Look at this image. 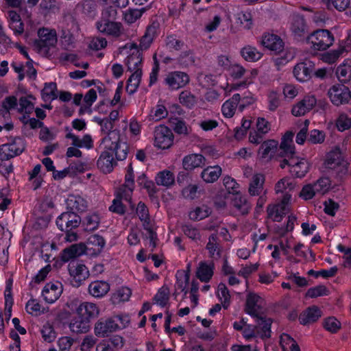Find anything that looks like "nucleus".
<instances>
[{"label":"nucleus","mask_w":351,"mask_h":351,"mask_svg":"<svg viewBox=\"0 0 351 351\" xmlns=\"http://www.w3.org/2000/svg\"><path fill=\"white\" fill-rule=\"evenodd\" d=\"M38 36V39L34 43L35 49L41 56L51 58L53 55L58 41L56 30L40 28Z\"/></svg>","instance_id":"1"},{"label":"nucleus","mask_w":351,"mask_h":351,"mask_svg":"<svg viewBox=\"0 0 351 351\" xmlns=\"http://www.w3.org/2000/svg\"><path fill=\"white\" fill-rule=\"evenodd\" d=\"M81 217L75 212H64L56 219L58 228L65 232L66 240L72 242L77 239V234L75 231L81 223Z\"/></svg>","instance_id":"2"},{"label":"nucleus","mask_w":351,"mask_h":351,"mask_svg":"<svg viewBox=\"0 0 351 351\" xmlns=\"http://www.w3.org/2000/svg\"><path fill=\"white\" fill-rule=\"evenodd\" d=\"M106 143L105 148L114 154L117 160H123L128 155V145L125 143H120L118 132H112L104 139Z\"/></svg>","instance_id":"3"},{"label":"nucleus","mask_w":351,"mask_h":351,"mask_svg":"<svg viewBox=\"0 0 351 351\" xmlns=\"http://www.w3.org/2000/svg\"><path fill=\"white\" fill-rule=\"evenodd\" d=\"M315 50L324 51L329 48L334 42L332 34L328 29H317L307 36Z\"/></svg>","instance_id":"4"},{"label":"nucleus","mask_w":351,"mask_h":351,"mask_svg":"<svg viewBox=\"0 0 351 351\" xmlns=\"http://www.w3.org/2000/svg\"><path fill=\"white\" fill-rule=\"evenodd\" d=\"M25 149V143L23 138H15L10 143L0 146V156L1 161H7L22 154Z\"/></svg>","instance_id":"5"},{"label":"nucleus","mask_w":351,"mask_h":351,"mask_svg":"<svg viewBox=\"0 0 351 351\" xmlns=\"http://www.w3.org/2000/svg\"><path fill=\"white\" fill-rule=\"evenodd\" d=\"M173 134L167 126L160 125L154 130V145L161 149H168L173 142Z\"/></svg>","instance_id":"6"},{"label":"nucleus","mask_w":351,"mask_h":351,"mask_svg":"<svg viewBox=\"0 0 351 351\" xmlns=\"http://www.w3.org/2000/svg\"><path fill=\"white\" fill-rule=\"evenodd\" d=\"M118 320H121L119 317H111L106 319H101L98 320L95 325V335L98 337H104L112 332L120 328Z\"/></svg>","instance_id":"7"},{"label":"nucleus","mask_w":351,"mask_h":351,"mask_svg":"<svg viewBox=\"0 0 351 351\" xmlns=\"http://www.w3.org/2000/svg\"><path fill=\"white\" fill-rule=\"evenodd\" d=\"M328 95L332 103L336 106L348 103L351 97L349 88L343 84L332 86L329 89Z\"/></svg>","instance_id":"8"},{"label":"nucleus","mask_w":351,"mask_h":351,"mask_svg":"<svg viewBox=\"0 0 351 351\" xmlns=\"http://www.w3.org/2000/svg\"><path fill=\"white\" fill-rule=\"evenodd\" d=\"M69 307H75L76 314L88 318V321L90 322L91 319L95 318L99 313V309L97 305L92 302H82L77 306V302L72 301L70 303H67Z\"/></svg>","instance_id":"9"},{"label":"nucleus","mask_w":351,"mask_h":351,"mask_svg":"<svg viewBox=\"0 0 351 351\" xmlns=\"http://www.w3.org/2000/svg\"><path fill=\"white\" fill-rule=\"evenodd\" d=\"M190 81L187 73L182 71L169 73L165 79V82L171 90H178L184 87Z\"/></svg>","instance_id":"10"},{"label":"nucleus","mask_w":351,"mask_h":351,"mask_svg":"<svg viewBox=\"0 0 351 351\" xmlns=\"http://www.w3.org/2000/svg\"><path fill=\"white\" fill-rule=\"evenodd\" d=\"M70 276L75 282V286L78 287L81 282L89 276V271L84 265L76 261H71L68 265Z\"/></svg>","instance_id":"11"},{"label":"nucleus","mask_w":351,"mask_h":351,"mask_svg":"<svg viewBox=\"0 0 351 351\" xmlns=\"http://www.w3.org/2000/svg\"><path fill=\"white\" fill-rule=\"evenodd\" d=\"M289 160L290 173L296 178H302L308 170V162L302 158L299 159L297 157H294L293 155H289L287 156Z\"/></svg>","instance_id":"12"},{"label":"nucleus","mask_w":351,"mask_h":351,"mask_svg":"<svg viewBox=\"0 0 351 351\" xmlns=\"http://www.w3.org/2000/svg\"><path fill=\"white\" fill-rule=\"evenodd\" d=\"M316 99L313 95H307L292 108L291 112L295 117L304 115L316 105Z\"/></svg>","instance_id":"13"},{"label":"nucleus","mask_w":351,"mask_h":351,"mask_svg":"<svg viewBox=\"0 0 351 351\" xmlns=\"http://www.w3.org/2000/svg\"><path fill=\"white\" fill-rule=\"evenodd\" d=\"M86 245L84 243L72 244L68 247L64 248L60 254L61 259L64 262H68L69 260L78 257L86 253Z\"/></svg>","instance_id":"14"},{"label":"nucleus","mask_w":351,"mask_h":351,"mask_svg":"<svg viewBox=\"0 0 351 351\" xmlns=\"http://www.w3.org/2000/svg\"><path fill=\"white\" fill-rule=\"evenodd\" d=\"M261 44L276 53L281 52L284 48L282 40L277 35L267 34L263 36Z\"/></svg>","instance_id":"15"},{"label":"nucleus","mask_w":351,"mask_h":351,"mask_svg":"<svg viewBox=\"0 0 351 351\" xmlns=\"http://www.w3.org/2000/svg\"><path fill=\"white\" fill-rule=\"evenodd\" d=\"M98 168L104 173L111 172L114 167L117 165L116 161L114 160L112 153L106 149L103 152L97 162Z\"/></svg>","instance_id":"16"},{"label":"nucleus","mask_w":351,"mask_h":351,"mask_svg":"<svg viewBox=\"0 0 351 351\" xmlns=\"http://www.w3.org/2000/svg\"><path fill=\"white\" fill-rule=\"evenodd\" d=\"M97 27L100 32L118 37L121 34V24L113 21H101L97 22Z\"/></svg>","instance_id":"17"},{"label":"nucleus","mask_w":351,"mask_h":351,"mask_svg":"<svg viewBox=\"0 0 351 351\" xmlns=\"http://www.w3.org/2000/svg\"><path fill=\"white\" fill-rule=\"evenodd\" d=\"M90 322L88 318L83 317L76 314L71 320L69 328L73 332L86 333L90 328Z\"/></svg>","instance_id":"18"},{"label":"nucleus","mask_w":351,"mask_h":351,"mask_svg":"<svg viewBox=\"0 0 351 351\" xmlns=\"http://www.w3.org/2000/svg\"><path fill=\"white\" fill-rule=\"evenodd\" d=\"M206 158L202 154H192L184 157L182 166L185 170H193L205 165Z\"/></svg>","instance_id":"19"},{"label":"nucleus","mask_w":351,"mask_h":351,"mask_svg":"<svg viewBox=\"0 0 351 351\" xmlns=\"http://www.w3.org/2000/svg\"><path fill=\"white\" fill-rule=\"evenodd\" d=\"M61 293V287L55 283L49 282L45 285L42 295L47 303H53L59 298Z\"/></svg>","instance_id":"20"},{"label":"nucleus","mask_w":351,"mask_h":351,"mask_svg":"<svg viewBox=\"0 0 351 351\" xmlns=\"http://www.w3.org/2000/svg\"><path fill=\"white\" fill-rule=\"evenodd\" d=\"M158 27L157 23H153L147 27L144 35L140 40L139 47L141 51L146 50L150 47L156 36Z\"/></svg>","instance_id":"21"},{"label":"nucleus","mask_w":351,"mask_h":351,"mask_svg":"<svg viewBox=\"0 0 351 351\" xmlns=\"http://www.w3.org/2000/svg\"><path fill=\"white\" fill-rule=\"evenodd\" d=\"M342 160L341 149L335 147L327 154L324 165L327 169H334L341 164Z\"/></svg>","instance_id":"22"},{"label":"nucleus","mask_w":351,"mask_h":351,"mask_svg":"<svg viewBox=\"0 0 351 351\" xmlns=\"http://www.w3.org/2000/svg\"><path fill=\"white\" fill-rule=\"evenodd\" d=\"M322 316L320 309L315 306L308 307L299 316V321L301 324L306 325L316 322Z\"/></svg>","instance_id":"23"},{"label":"nucleus","mask_w":351,"mask_h":351,"mask_svg":"<svg viewBox=\"0 0 351 351\" xmlns=\"http://www.w3.org/2000/svg\"><path fill=\"white\" fill-rule=\"evenodd\" d=\"M206 249L208 251L209 256L213 259H219L221 256V247L219 239L216 234H212L208 237Z\"/></svg>","instance_id":"24"},{"label":"nucleus","mask_w":351,"mask_h":351,"mask_svg":"<svg viewBox=\"0 0 351 351\" xmlns=\"http://www.w3.org/2000/svg\"><path fill=\"white\" fill-rule=\"evenodd\" d=\"M213 269L214 263L213 262L207 263L204 261H201L196 271V276L200 281L207 282L213 275Z\"/></svg>","instance_id":"25"},{"label":"nucleus","mask_w":351,"mask_h":351,"mask_svg":"<svg viewBox=\"0 0 351 351\" xmlns=\"http://www.w3.org/2000/svg\"><path fill=\"white\" fill-rule=\"evenodd\" d=\"M291 29L298 37H303L308 34V27L303 16L298 14L293 16Z\"/></svg>","instance_id":"26"},{"label":"nucleus","mask_w":351,"mask_h":351,"mask_svg":"<svg viewBox=\"0 0 351 351\" xmlns=\"http://www.w3.org/2000/svg\"><path fill=\"white\" fill-rule=\"evenodd\" d=\"M143 54L140 50L133 51L125 60V64L128 70L130 72H134L138 69L142 70Z\"/></svg>","instance_id":"27"},{"label":"nucleus","mask_w":351,"mask_h":351,"mask_svg":"<svg viewBox=\"0 0 351 351\" xmlns=\"http://www.w3.org/2000/svg\"><path fill=\"white\" fill-rule=\"evenodd\" d=\"M240 101L241 96L239 94L233 95L230 99L222 105L221 111L223 114L228 118L232 117Z\"/></svg>","instance_id":"28"},{"label":"nucleus","mask_w":351,"mask_h":351,"mask_svg":"<svg viewBox=\"0 0 351 351\" xmlns=\"http://www.w3.org/2000/svg\"><path fill=\"white\" fill-rule=\"evenodd\" d=\"M311 65L306 62L297 64L293 69V74L296 79L300 82L307 81L311 77L312 69Z\"/></svg>","instance_id":"29"},{"label":"nucleus","mask_w":351,"mask_h":351,"mask_svg":"<svg viewBox=\"0 0 351 351\" xmlns=\"http://www.w3.org/2000/svg\"><path fill=\"white\" fill-rule=\"evenodd\" d=\"M234 197L231 199V205L235 208L241 214H247L251 208L250 204L247 202L246 198L241 194H234Z\"/></svg>","instance_id":"30"},{"label":"nucleus","mask_w":351,"mask_h":351,"mask_svg":"<svg viewBox=\"0 0 351 351\" xmlns=\"http://www.w3.org/2000/svg\"><path fill=\"white\" fill-rule=\"evenodd\" d=\"M110 290V285L104 281H95L88 287L89 293L94 297L100 298L106 295Z\"/></svg>","instance_id":"31"},{"label":"nucleus","mask_w":351,"mask_h":351,"mask_svg":"<svg viewBox=\"0 0 351 351\" xmlns=\"http://www.w3.org/2000/svg\"><path fill=\"white\" fill-rule=\"evenodd\" d=\"M289 211V208L285 207L283 204L269 205L267 207V214L269 218L274 221H280L283 216Z\"/></svg>","instance_id":"32"},{"label":"nucleus","mask_w":351,"mask_h":351,"mask_svg":"<svg viewBox=\"0 0 351 351\" xmlns=\"http://www.w3.org/2000/svg\"><path fill=\"white\" fill-rule=\"evenodd\" d=\"M221 174V168L219 166H210L202 171L201 177L206 183H213L218 180Z\"/></svg>","instance_id":"33"},{"label":"nucleus","mask_w":351,"mask_h":351,"mask_svg":"<svg viewBox=\"0 0 351 351\" xmlns=\"http://www.w3.org/2000/svg\"><path fill=\"white\" fill-rule=\"evenodd\" d=\"M65 20L71 23V28L68 29H62L61 38L65 39L68 44L73 43L74 37L71 31L77 32L79 29L78 24L75 19L72 15H68L65 17Z\"/></svg>","instance_id":"34"},{"label":"nucleus","mask_w":351,"mask_h":351,"mask_svg":"<svg viewBox=\"0 0 351 351\" xmlns=\"http://www.w3.org/2000/svg\"><path fill=\"white\" fill-rule=\"evenodd\" d=\"M265 177L261 173L254 174L249 186V193L251 195H258L263 189Z\"/></svg>","instance_id":"35"},{"label":"nucleus","mask_w":351,"mask_h":351,"mask_svg":"<svg viewBox=\"0 0 351 351\" xmlns=\"http://www.w3.org/2000/svg\"><path fill=\"white\" fill-rule=\"evenodd\" d=\"M134 189V187L122 184L116 191V197L120 199L128 202L132 209L134 208V204L131 202Z\"/></svg>","instance_id":"36"},{"label":"nucleus","mask_w":351,"mask_h":351,"mask_svg":"<svg viewBox=\"0 0 351 351\" xmlns=\"http://www.w3.org/2000/svg\"><path fill=\"white\" fill-rule=\"evenodd\" d=\"M174 182L173 173L168 170L159 172L156 177V182L158 185L169 187L173 184Z\"/></svg>","instance_id":"37"},{"label":"nucleus","mask_w":351,"mask_h":351,"mask_svg":"<svg viewBox=\"0 0 351 351\" xmlns=\"http://www.w3.org/2000/svg\"><path fill=\"white\" fill-rule=\"evenodd\" d=\"M257 318V328H260L261 337V338H269L271 336V319L270 318H266L263 317H256Z\"/></svg>","instance_id":"38"},{"label":"nucleus","mask_w":351,"mask_h":351,"mask_svg":"<svg viewBox=\"0 0 351 351\" xmlns=\"http://www.w3.org/2000/svg\"><path fill=\"white\" fill-rule=\"evenodd\" d=\"M261 298L255 293L248 294L246 300L245 311L253 317H258L257 315V303Z\"/></svg>","instance_id":"39"},{"label":"nucleus","mask_w":351,"mask_h":351,"mask_svg":"<svg viewBox=\"0 0 351 351\" xmlns=\"http://www.w3.org/2000/svg\"><path fill=\"white\" fill-rule=\"evenodd\" d=\"M176 277L177 289H180L181 291H184V294L186 295L187 293V291L186 290V285L189 284L190 278V264L188 265L186 271H182L178 273L176 275Z\"/></svg>","instance_id":"40"},{"label":"nucleus","mask_w":351,"mask_h":351,"mask_svg":"<svg viewBox=\"0 0 351 351\" xmlns=\"http://www.w3.org/2000/svg\"><path fill=\"white\" fill-rule=\"evenodd\" d=\"M87 243L95 253H100L105 245V240L101 236L93 234L88 237Z\"/></svg>","instance_id":"41"},{"label":"nucleus","mask_w":351,"mask_h":351,"mask_svg":"<svg viewBox=\"0 0 351 351\" xmlns=\"http://www.w3.org/2000/svg\"><path fill=\"white\" fill-rule=\"evenodd\" d=\"M241 53L243 58L247 61H256L262 57V53L251 46L243 47L241 51Z\"/></svg>","instance_id":"42"},{"label":"nucleus","mask_w":351,"mask_h":351,"mask_svg":"<svg viewBox=\"0 0 351 351\" xmlns=\"http://www.w3.org/2000/svg\"><path fill=\"white\" fill-rule=\"evenodd\" d=\"M295 187V182L289 178L285 177L280 180L275 186V190L277 193H284L287 189L292 191Z\"/></svg>","instance_id":"43"},{"label":"nucleus","mask_w":351,"mask_h":351,"mask_svg":"<svg viewBox=\"0 0 351 351\" xmlns=\"http://www.w3.org/2000/svg\"><path fill=\"white\" fill-rule=\"evenodd\" d=\"M179 101L182 106L191 108L195 105L197 99L191 92L184 90L179 95Z\"/></svg>","instance_id":"44"},{"label":"nucleus","mask_w":351,"mask_h":351,"mask_svg":"<svg viewBox=\"0 0 351 351\" xmlns=\"http://www.w3.org/2000/svg\"><path fill=\"white\" fill-rule=\"evenodd\" d=\"M348 49H347L346 46L340 45L337 49L325 53L323 56V60L328 63L335 62L343 51H348L351 49V47L348 46Z\"/></svg>","instance_id":"45"},{"label":"nucleus","mask_w":351,"mask_h":351,"mask_svg":"<svg viewBox=\"0 0 351 351\" xmlns=\"http://www.w3.org/2000/svg\"><path fill=\"white\" fill-rule=\"evenodd\" d=\"M136 214L141 221H143L144 228L149 226V214L145 203L140 202L136 208Z\"/></svg>","instance_id":"46"},{"label":"nucleus","mask_w":351,"mask_h":351,"mask_svg":"<svg viewBox=\"0 0 351 351\" xmlns=\"http://www.w3.org/2000/svg\"><path fill=\"white\" fill-rule=\"evenodd\" d=\"M68 205L73 210L84 212L87 208L86 202L81 197H71L68 200Z\"/></svg>","instance_id":"47"},{"label":"nucleus","mask_w":351,"mask_h":351,"mask_svg":"<svg viewBox=\"0 0 351 351\" xmlns=\"http://www.w3.org/2000/svg\"><path fill=\"white\" fill-rule=\"evenodd\" d=\"M29 98L34 99L32 95L27 97H21L19 99L20 108L18 109L19 112H25V114H31L34 108V104L29 100Z\"/></svg>","instance_id":"48"},{"label":"nucleus","mask_w":351,"mask_h":351,"mask_svg":"<svg viewBox=\"0 0 351 351\" xmlns=\"http://www.w3.org/2000/svg\"><path fill=\"white\" fill-rule=\"evenodd\" d=\"M169 299V289L167 287H162L155 295L154 300L161 306H165Z\"/></svg>","instance_id":"49"},{"label":"nucleus","mask_w":351,"mask_h":351,"mask_svg":"<svg viewBox=\"0 0 351 351\" xmlns=\"http://www.w3.org/2000/svg\"><path fill=\"white\" fill-rule=\"evenodd\" d=\"M330 291L324 285H318L308 289L306 296L311 298L323 295H328Z\"/></svg>","instance_id":"50"},{"label":"nucleus","mask_w":351,"mask_h":351,"mask_svg":"<svg viewBox=\"0 0 351 351\" xmlns=\"http://www.w3.org/2000/svg\"><path fill=\"white\" fill-rule=\"evenodd\" d=\"M278 145V141L274 140H269L263 143L259 149L262 157L265 158L269 153L274 152L277 149Z\"/></svg>","instance_id":"51"},{"label":"nucleus","mask_w":351,"mask_h":351,"mask_svg":"<svg viewBox=\"0 0 351 351\" xmlns=\"http://www.w3.org/2000/svg\"><path fill=\"white\" fill-rule=\"evenodd\" d=\"M324 328L332 332H337L341 328V323L334 317H329L324 319L323 322Z\"/></svg>","instance_id":"52"},{"label":"nucleus","mask_w":351,"mask_h":351,"mask_svg":"<svg viewBox=\"0 0 351 351\" xmlns=\"http://www.w3.org/2000/svg\"><path fill=\"white\" fill-rule=\"evenodd\" d=\"M43 97H48L51 99L58 98L57 85L55 82L46 83L43 90H42Z\"/></svg>","instance_id":"53"},{"label":"nucleus","mask_w":351,"mask_h":351,"mask_svg":"<svg viewBox=\"0 0 351 351\" xmlns=\"http://www.w3.org/2000/svg\"><path fill=\"white\" fill-rule=\"evenodd\" d=\"M99 223V217L97 215H87L84 220L85 230L87 231H93L97 228Z\"/></svg>","instance_id":"54"},{"label":"nucleus","mask_w":351,"mask_h":351,"mask_svg":"<svg viewBox=\"0 0 351 351\" xmlns=\"http://www.w3.org/2000/svg\"><path fill=\"white\" fill-rule=\"evenodd\" d=\"M336 74L341 82H347L351 79V66L341 65L336 71Z\"/></svg>","instance_id":"55"},{"label":"nucleus","mask_w":351,"mask_h":351,"mask_svg":"<svg viewBox=\"0 0 351 351\" xmlns=\"http://www.w3.org/2000/svg\"><path fill=\"white\" fill-rule=\"evenodd\" d=\"M268 108L270 111H275L280 105V95L276 91H270L268 95Z\"/></svg>","instance_id":"56"},{"label":"nucleus","mask_w":351,"mask_h":351,"mask_svg":"<svg viewBox=\"0 0 351 351\" xmlns=\"http://www.w3.org/2000/svg\"><path fill=\"white\" fill-rule=\"evenodd\" d=\"M325 134L318 130H311L307 138V142L311 144L322 143L324 141Z\"/></svg>","instance_id":"57"},{"label":"nucleus","mask_w":351,"mask_h":351,"mask_svg":"<svg viewBox=\"0 0 351 351\" xmlns=\"http://www.w3.org/2000/svg\"><path fill=\"white\" fill-rule=\"evenodd\" d=\"M336 125L339 131L348 130L351 127V119L346 114H341L337 119Z\"/></svg>","instance_id":"58"},{"label":"nucleus","mask_w":351,"mask_h":351,"mask_svg":"<svg viewBox=\"0 0 351 351\" xmlns=\"http://www.w3.org/2000/svg\"><path fill=\"white\" fill-rule=\"evenodd\" d=\"M314 191L319 194H324L329 189V180L326 178L319 179L313 184Z\"/></svg>","instance_id":"59"},{"label":"nucleus","mask_w":351,"mask_h":351,"mask_svg":"<svg viewBox=\"0 0 351 351\" xmlns=\"http://www.w3.org/2000/svg\"><path fill=\"white\" fill-rule=\"evenodd\" d=\"M337 267H331L328 270H320V271H314L313 269H311L308 271V274L310 276H314L315 277L318 276H322L324 278H329V277H333L336 275L337 272Z\"/></svg>","instance_id":"60"},{"label":"nucleus","mask_w":351,"mask_h":351,"mask_svg":"<svg viewBox=\"0 0 351 351\" xmlns=\"http://www.w3.org/2000/svg\"><path fill=\"white\" fill-rule=\"evenodd\" d=\"M145 9L142 8L141 10L138 9H133L130 10L128 12L125 14V20L128 23H134L137 19H140L142 16V14L143 12H145Z\"/></svg>","instance_id":"61"},{"label":"nucleus","mask_w":351,"mask_h":351,"mask_svg":"<svg viewBox=\"0 0 351 351\" xmlns=\"http://www.w3.org/2000/svg\"><path fill=\"white\" fill-rule=\"evenodd\" d=\"M41 333L43 338L47 342H52L56 339V332L53 330L52 326L46 324L43 326Z\"/></svg>","instance_id":"62"},{"label":"nucleus","mask_w":351,"mask_h":351,"mask_svg":"<svg viewBox=\"0 0 351 351\" xmlns=\"http://www.w3.org/2000/svg\"><path fill=\"white\" fill-rule=\"evenodd\" d=\"M223 185L230 193H232L234 195L239 193V184L234 179L229 176H226L223 178Z\"/></svg>","instance_id":"63"},{"label":"nucleus","mask_w":351,"mask_h":351,"mask_svg":"<svg viewBox=\"0 0 351 351\" xmlns=\"http://www.w3.org/2000/svg\"><path fill=\"white\" fill-rule=\"evenodd\" d=\"M74 342L73 339L69 337H62L58 341L59 351H70Z\"/></svg>","instance_id":"64"}]
</instances>
